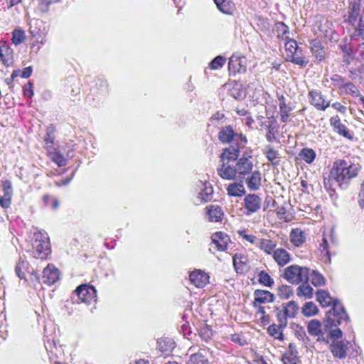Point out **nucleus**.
<instances>
[{
  "instance_id": "f257e3e1",
  "label": "nucleus",
  "mask_w": 364,
  "mask_h": 364,
  "mask_svg": "<svg viewBox=\"0 0 364 364\" xmlns=\"http://www.w3.org/2000/svg\"><path fill=\"white\" fill-rule=\"evenodd\" d=\"M361 169L362 166L358 162L350 159H338L333 164L330 178L336 182L341 189L346 190Z\"/></svg>"
},
{
  "instance_id": "f03ea898",
  "label": "nucleus",
  "mask_w": 364,
  "mask_h": 364,
  "mask_svg": "<svg viewBox=\"0 0 364 364\" xmlns=\"http://www.w3.org/2000/svg\"><path fill=\"white\" fill-rule=\"evenodd\" d=\"M349 317L347 315L343 305L340 301L333 303V308L326 313V318L324 321L325 329H328V336L331 339H338L343 336L342 331L337 326L343 323H348Z\"/></svg>"
},
{
  "instance_id": "7ed1b4c3",
  "label": "nucleus",
  "mask_w": 364,
  "mask_h": 364,
  "mask_svg": "<svg viewBox=\"0 0 364 364\" xmlns=\"http://www.w3.org/2000/svg\"><path fill=\"white\" fill-rule=\"evenodd\" d=\"M30 246L28 252L35 258L44 259L50 252L48 237L41 232L33 234Z\"/></svg>"
},
{
  "instance_id": "20e7f679",
  "label": "nucleus",
  "mask_w": 364,
  "mask_h": 364,
  "mask_svg": "<svg viewBox=\"0 0 364 364\" xmlns=\"http://www.w3.org/2000/svg\"><path fill=\"white\" fill-rule=\"evenodd\" d=\"M299 310V305L294 301L282 304L281 306L275 308V313L280 328H285L288 318H294Z\"/></svg>"
},
{
  "instance_id": "39448f33",
  "label": "nucleus",
  "mask_w": 364,
  "mask_h": 364,
  "mask_svg": "<svg viewBox=\"0 0 364 364\" xmlns=\"http://www.w3.org/2000/svg\"><path fill=\"white\" fill-rule=\"evenodd\" d=\"M218 139L222 143H228L230 145L238 144L239 147H245L247 143L245 136L235 133L230 126H226L220 130Z\"/></svg>"
},
{
  "instance_id": "423d86ee",
  "label": "nucleus",
  "mask_w": 364,
  "mask_h": 364,
  "mask_svg": "<svg viewBox=\"0 0 364 364\" xmlns=\"http://www.w3.org/2000/svg\"><path fill=\"white\" fill-rule=\"evenodd\" d=\"M309 269L298 265H291L284 272V278L291 284H299L307 282Z\"/></svg>"
},
{
  "instance_id": "0eeeda50",
  "label": "nucleus",
  "mask_w": 364,
  "mask_h": 364,
  "mask_svg": "<svg viewBox=\"0 0 364 364\" xmlns=\"http://www.w3.org/2000/svg\"><path fill=\"white\" fill-rule=\"evenodd\" d=\"M73 294L76 295L80 301L90 303L96 301L97 291L93 286L85 284L78 286Z\"/></svg>"
},
{
  "instance_id": "6e6552de",
  "label": "nucleus",
  "mask_w": 364,
  "mask_h": 364,
  "mask_svg": "<svg viewBox=\"0 0 364 364\" xmlns=\"http://www.w3.org/2000/svg\"><path fill=\"white\" fill-rule=\"evenodd\" d=\"M262 198L257 194L245 196L243 201L245 215H250L259 211L262 208Z\"/></svg>"
},
{
  "instance_id": "1a4fd4ad",
  "label": "nucleus",
  "mask_w": 364,
  "mask_h": 364,
  "mask_svg": "<svg viewBox=\"0 0 364 364\" xmlns=\"http://www.w3.org/2000/svg\"><path fill=\"white\" fill-rule=\"evenodd\" d=\"M362 5L359 4L355 0L349 1V5L347 9L346 21L351 24L356 30L360 20L361 14H360V7ZM355 31H354L355 32Z\"/></svg>"
},
{
  "instance_id": "9d476101",
  "label": "nucleus",
  "mask_w": 364,
  "mask_h": 364,
  "mask_svg": "<svg viewBox=\"0 0 364 364\" xmlns=\"http://www.w3.org/2000/svg\"><path fill=\"white\" fill-rule=\"evenodd\" d=\"M237 178L244 179L247 174L252 172L253 163L248 157H241L235 164Z\"/></svg>"
},
{
  "instance_id": "9b49d317",
  "label": "nucleus",
  "mask_w": 364,
  "mask_h": 364,
  "mask_svg": "<svg viewBox=\"0 0 364 364\" xmlns=\"http://www.w3.org/2000/svg\"><path fill=\"white\" fill-rule=\"evenodd\" d=\"M310 103L318 110L324 111L330 105V102L326 101L324 96L319 90H311L309 92Z\"/></svg>"
},
{
  "instance_id": "f8f14e48",
  "label": "nucleus",
  "mask_w": 364,
  "mask_h": 364,
  "mask_svg": "<svg viewBox=\"0 0 364 364\" xmlns=\"http://www.w3.org/2000/svg\"><path fill=\"white\" fill-rule=\"evenodd\" d=\"M222 164L218 168V174L225 180H235L237 178L235 165L230 164L229 162L221 161Z\"/></svg>"
},
{
  "instance_id": "ddd939ff",
  "label": "nucleus",
  "mask_w": 364,
  "mask_h": 364,
  "mask_svg": "<svg viewBox=\"0 0 364 364\" xmlns=\"http://www.w3.org/2000/svg\"><path fill=\"white\" fill-rule=\"evenodd\" d=\"M348 342L333 340L330 345V350L335 358L343 359L347 355Z\"/></svg>"
},
{
  "instance_id": "4468645a",
  "label": "nucleus",
  "mask_w": 364,
  "mask_h": 364,
  "mask_svg": "<svg viewBox=\"0 0 364 364\" xmlns=\"http://www.w3.org/2000/svg\"><path fill=\"white\" fill-rule=\"evenodd\" d=\"M228 70L230 73H245L246 71V60L244 57L232 55L228 62Z\"/></svg>"
},
{
  "instance_id": "2eb2a0df",
  "label": "nucleus",
  "mask_w": 364,
  "mask_h": 364,
  "mask_svg": "<svg viewBox=\"0 0 364 364\" xmlns=\"http://www.w3.org/2000/svg\"><path fill=\"white\" fill-rule=\"evenodd\" d=\"M311 51L312 56L317 62L323 60L326 55V51L322 43L317 40L314 39L310 41Z\"/></svg>"
},
{
  "instance_id": "dca6fc26",
  "label": "nucleus",
  "mask_w": 364,
  "mask_h": 364,
  "mask_svg": "<svg viewBox=\"0 0 364 364\" xmlns=\"http://www.w3.org/2000/svg\"><path fill=\"white\" fill-rule=\"evenodd\" d=\"M244 147H239L238 144H231L229 147L224 149L220 155L221 161L230 162L237 159L240 149Z\"/></svg>"
},
{
  "instance_id": "f3484780",
  "label": "nucleus",
  "mask_w": 364,
  "mask_h": 364,
  "mask_svg": "<svg viewBox=\"0 0 364 364\" xmlns=\"http://www.w3.org/2000/svg\"><path fill=\"white\" fill-rule=\"evenodd\" d=\"M198 186L200 188L198 198L202 203L210 201L213 198V188L210 183L200 181Z\"/></svg>"
},
{
  "instance_id": "a211bd4d",
  "label": "nucleus",
  "mask_w": 364,
  "mask_h": 364,
  "mask_svg": "<svg viewBox=\"0 0 364 364\" xmlns=\"http://www.w3.org/2000/svg\"><path fill=\"white\" fill-rule=\"evenodd\" d=\"M59 278V271L53 264H48L43 271V281L44 283L51 285Z\"/></svg>"
},
{
  "instance_id": "6ab92c4d",
  "label": "nucleus",
  "mask_w": 364,
  "mask_h": 364,
  "mask_svg": "<svg viewBox=\"0 0 364 364\" xmlns=\"http://www.w3.org/2000/svg\"><path fill=\"white\" fill-rule=\"evenodd\" d=\"M208 348H200L197 353H193L189 358L188 364H209Z\"/></svg>"
},
{
  "instance_id": "aec40b11",
  "label": "nucleus",
  "mask_w": 364,
  "mask_h": 364,
  "mask_svg": "<svg viewBox=\"0 0 364 364\" xmlns=\"http://www.w3.org/2000/svg\"><path fill=\"white\" fill-rule=\"evenodd\" d=\"M254 306H257V304L270 303L274 301V296L272 293L267 290L256 289L254 291Z\"/></svg>"
},
{
  "instance_id": "412c9836",
  "label": "nucleus",
  "mask_w": 364,
  "mask_h": 364,
  "mask_svg": "<svg viewBox=\"0 0 364 364\" xmlns=\"http://www.w3.org/2000/svg\"><path fill=\"white\" fill-rule=\"evenodd\" d=\"M212 243H213L218 250L224 251L227 249L228 242L230 241V237L228 235L222 232H215L212 237Z\"/></svg>"
},
{
  "instance_id": "4be33fe9",
  "label": "nucleus",
  "mask_w": 364,
  "mask_h": 364,
  "mask_svg": "<svg viewBox=\"0 0 364 364\" xmlns=\"http://www.w3.org/2000/svg\"><path fill=\"white\" fill-rule=\"evenodd\" d=\"M330 125L338 134L342 135L348 139L353 138L347 127L341 123L340 117L338 115L331 117Z\"/></svg>"
},
{
  "instance_id": "5701e85b",
  "label": "nucleus",
  "mask_w": 364,
  "mask_h": 364,
  "mask_svg": "<svg viewBox=\"0 0 364 364\" xmlns=\"http://www.w3.org/2000/svg\"><path fill=\"white\" fill-rule=\"evenodd\" d=\"M315 26L319 31L318 35L325 38L331 36L333 32L332 23L326 18H321L316 21Z\"/></svg>"
},
{
  "instance_id": "b1692460",
  "label": "nucleus",
  "mask_w": 364,
  "mask_h": 364,
  "mask_svg": "<svg viewBox=\"0 0 364 364\" xmlns=\"http://www.w3.org/2000/svg\"><path fill=\"white\" fill-rule=\"evenodd\" d=\"M209 277L200 270H196L190 274V281L196 287L202 288L208 282Z\"/></svg>"
},
{
  "instance_id": "393cba45",
  "label": "nucleus",
  "mask_w": 364,
  "mask_h": 364,
  "mask_svg": "<svg viewBox=\"0 0 364 364\" xmlns=\"http://www.w3.org/2000/svg\"><path fill=\"white\" fill-rule=\"evenodd\" d=\"M298 351L293 343H289L287 350L283 354L282 360L284 364H296Z\"/></svg>"
},
{
  "instance_id": "a878e982",
  "label": "nucleus",
  "mask_w": 364,
  "mask_h": 364,
  "mask_svg": "<svg viewBox=\"0 0 364 364\" xmlns=\"http://www.w3.org/2000/svg\"><path fill=\"white\" fill-rule=\"evenodd\" d=\"M206 209L209 221H221L224 213L222 208L219 205H210L206 207Z\"/></svg>"
},
{
  "instance_id": "bb28decb",
  "label": "nucleus",
  "mask_w": 364,
  "mask_h": 364,
  "mask_svg": "<svg viewBox=\"0 0 364 364\" xmlns=\"http://www.w3.org/2000/svg\"><path fill=\"white\" fill-rule=\"evenodd\" d=\"M250 173V176L246 179L247 186L250 191H257L261 186V173L259 171H255Z\"/></svg>"
},
{
  "instance_id": "cd10ccee",
  "label": "nucleus",
  "mask_w": 364,
  "mask_h": 364,
  "mask_svg": "<svg viewBox=\"0 0 364 364\" xmlns=\"http://www.w3.org/2000/svg\"><path fill=\"white\" fill-rule=\"evenodd\" d=\"M227 192L230 196L241 197L245 194V188L241 181L240 183H230L227 187Z\"/></svg>"
},
{
  "instance_id": "c85d7f7f",
  "label": "nucleus",
  "mask_w": 364,
  "mask_h": 364,
  "mask_svg": "<svg viewBox=\"0 0 364 364\" xmlns=\"http://www.w3.org/2000/svg\"><path fill=\"white\" fill-rule=\"evenodd\" d=\"M267 159L273 166H277L280 161V155L272 146L267 145L263 150Z\"/></svg>"
},
{
  "instance_id": "c756f323",
  "label": "nucleus",
  "mask_w": 364,
  "mask_h": 364,
  "mask_svg": "<svg viewBox=\"0 0 364 364\" xmlns=\"http://www.w3.org/2000/svg\"><path fill=\"white\" fill-rule=\"evenodd\" d=\"M316 300L319 302V304L323 306H328L331 304L333 305V303L336 301H339L338 299L333 300L331 296L328 291L325 290H318L316 292ZM333 306L331 308L333 309Z\"/></svg>"
},
{
  "instance_id": "7c9ffc66",
  "label": "nucleus",
  "mask_w": 364,
  "mask_h": 364,
  "mask_svg": "<svg viewBox=\"0 0 364 364\" xmlns=\"http://www.w3.org/2000/svg\"><path fill=\"white\" fill-rule=\"evenodd\" d=\"M273 257L279 266H284L290 261V255L284 249H277L274 252Z\"/></svg>"
},
{
  "instance_id": "2f4dec72",
  "label": "nucleus",
  "mask_w": 364,
  "mask_h": 364,
  "mask_svg": "<svg viewBox=\"0 0 364 364\" xmlns=\"http://www.w3.org/2000/svg\"><path fill=\"white\" fill-rule=\"evenodd\" d=\"M287 60L301 67L306 66L309 63V60L304 56L301 49L298 50L296 53L293 55H289V57Z\"/></svg>"
},
{
  "instance_id": "473e14b6",
  "label": "nucleus",
  "mask_w": 364,
  "mask_h": 364,
  "mask_svg": "<svg viewBox=\"0 0 364 364\" xmlns=\"http://www.w3.org/2000/svg\"><path fill=\"white\" fill-rule=\"evenodd\" d=\"M217 8L223 14L230 15L234 11V4L229 0H213Z\"/></svg>"
},
{
  "instance_id": "72a5a7b5",
  "label": "nucleus",
  "mask_w": 364,
  "mask_h": 364,
  "mask_svg": "<svg viewBox=\"0 0 364 364\" xmlns=\"http://www.w3.org/2000/svg\"><path fill=\"white\" fill-rule=\"evenodd\" d=\"M279 112L281 115V120L283 122H288L289 118L290 115V112H291L292 109L289 107L284 102V98L283 96H282L281 98H279Z\"/></svg>"
},
{
  "instance_id": "f704fd0d",
  "label": "nucleus",
  "mask_w": 364,
  "mask_h": 364,
  "mask_svg": "<svg viewBox=\"0 0 364 364\" xmlns=\"http://www.w3.org/2000/svg\"><path fill=\"white\" fill-rule=\"evenodd\" d=\"M233 265L237 273H242L245 270L247 257L244 255L235 254L233 257Z\"/></svg>"
},
{
  "instance_id": "c9c22d12",
  "label": "nucleus",
  "mask_w": 364,
  "mask_h": 364,
  "mask_svg": "<svg viewBox=\"0 0 364 364\" xmlns=\"http://www.w3.org/2000/svg\"><path fill=\"white\" fill-rule=\"evenodd\" d=\"M308 333L313 336H320L322 331L321 322L317 319L311 320L307 326Z\"/></svg>"
},
{
  "instance_id": "e433bc0d",
  "label": "nucleus",
  "mask_w": 364,
  "mask_h": 364,
  "mask_svg": "<svg viewBox=\"0 0 364 364\" xmlns=\"http://www.w3.org/2000/svg\"><path fill=\"white\" fill-rule=\"evenodd\" d=\"M301 160L304 161L307 164H311L316 159V154L312 149L303 148L299 154Z\"/></svg>"
},
{
  "instance_id": "4c0bfd02",
  "label": "nucleus",
  "mask_w": 364,
  "mask_h": 364,
  "mask_svg": "<svg viewBox=\"0 0 364 364\" xmlns=\"http://www.w3.org/2000/svg\"><path fill=\"white\" fill-rule=\"evenodd\" d=\"M50 159L58 166H63L66 164V159L59 151L53 148L48 150Z\"/></svg>"
},
{
  "instance_id": "58836bf2",
  "label": "nucleus",
  "mask_w": 364,
  "mask_h": 364,
  "mask_svg": "<svg viewBox=\"0 0 364 364\" xmlns=\"http://www.w3.org/2000/svg\"><path fill=\"white\" fill-rule=\"evenodd\" d=\"M257 245L267 254H271L276 247V242L269 239H261Z\"/></svg>"
},
{
  "instance_id": "ea45409f",
  "label": "nucleus",
  "mask_w": 364,
  "mask_h": 364,
  "mask_svg": "<svg viewBox=\"0 0 364 364\" xmlns=\"http://www.w3.org/2000/svg\"><path fill=\"white\" fill-rule=\"evenodd\" d=\"M313 288L306 284L300 285L296 289V294L299 297H304L305 299H310L313 296Z\"/></svg>"
},
{
  "instance_id": "a19ab883",
  "label": "nucleus",
  "mask_w": 364,
  "mask_h": 364,
  "mask_svg": "<svg viewBox=\"0 0 364 364\" xmlns=\"http://www.w3.org/2000/svg\"><path fill=\"white\" fill-rule=\"evenodd\" d=\"M311 284L315 287L323 286L326 283L324 277L316 270H313L311 274H309Z\"/></svg>"
},
{
  "instance_id": "79ce46f5",
  "label": "nucleus",
  "mask_w": 364,
  "mask_h": 364,
  "mask_svg": "<svg viewBox=\"0 0 364 364\" xmlns=\"http://www.w3.org/2000/svg\"><path fill=\"white\" fill-rule=\"evenodd\" d=\"M290 236L291 242L296 247L301 246L305 242V236L301 230H293Z\"/></svg>"
},
{
  "instance_id": "37998d69",
  "label": "nucleus",
  "mask_w": 364,
  "mask_h": 364,
  "mask_svg": "<svg viewBox=\"0 0 364 364\" xmlns=\"http://www.w3.org/2000/svg\"><path fill=\"white\" fill-rule=\"evenodd\" d=\"M0 60L6 65L11 63V51L6 45L0 46Z\"/></svg>"
},
{
  "instance_id": "c03bdc74",
  "label": "nucleus",
  "mask_w": 364,
  "mask_h": 364,
  "mask_svg": "<svg viewBox=\"0 0 364 364\" xmlns=\"http://www.w3.org/2000/svg\"><path fill=\"white\" fill-rule=\"evenodd\" d=\"M318 311L316 305L312 301L306 302L302 307V313L307 317L316 315Z\"/></svg>"
},
{
  "instance_id": "a18cd8bd",
  "label": "nucleus",
  "mask_w": 364,
  "mask_h": 364,
  "mask_svg": "<svg viewBox=\"0 0 364 364\" xmlns=\"http://www.w3.org/2000/svg\"><path fill=\"white\" fill-rule=\"evenodd\" d=\"M26 39L25 32L21 29H14L12 32V43L15 46L21 44Z\"/></svg>"
},
{
  "instance_id": "49530a36",
  "label": "nucleus",
  "mask_w": 364,
  "mask_h": 364,
  "mask_svg": "<svg viewBox=\"0 0 364 364\" xmlns=\"http://www.w3.org/2000/svg\"><path fill=\"white\" fill-rule=\"evenodd\" d=\"M258 277L259 282L265 287H270L274 284L273 279L264 271H261L259 273Z\"/></svg>"
},
{
  "instance_id": "de8ad7c7",
  "label": "nucleus",
  "mask_w": 364,
  "mask_h": 364,
  "mask_svg": "<svg viewBox=\"0 0 364 364\" xmlns=\"http://www.w3.org/2000/svg\"><path fill=\"white\" fill-rule=\"evenodd\" d=\"M55 136L53 134V129L48 127L46 129V133L44 137V141L46 144V148L47 150L53 149V144L54 142Z\"/></svg>"
},
{
  "instance_id": "09e8293b",
  "label": "nucleus",
  "mask_w": 364,
  "mask_h": 364,
  "mask_svg": "<svg viewBox=\"0 0 364 364\" xmlns=\"http://www.w3.org/2000/svg\"><path fill=\"white\" fill-rule=\"evenodd\" d=\"M299 48L297 43L295 40L290 39L285 43V50L287 52V59L289 57V55H293L296 53Z\"/></svg>"
},
{
  "instance_id": "8fccbe9b",
  "label": "nucleus",
  "mask_w": 364,
  "mask_h": 364,
  "mask_svg": "<svg viewBox=\"0 0 364 364\" xmlns=\"http://www.w3.org/2000/svg\"><path fill=\"white\" fill-rule=\"evenodd\" d=\"M292 294L293 291L290 286L281 285L278 287V295L281 299H288Z\"/></svg>"
},
{
  "instance_id": "3c124183",
  "label": "nucleus",
  "mask_w": 364,
  "mask_h": 364,
  "mask_svg": "<svg viewBox=\"0 0 364 364\" xmlns=\"http://www.w3.org/2000/svg\"><path fill=\"white\" fill-rule=\"evenodd\" d=\"M27 267V263L24 261H19L15 268L16 274L20 279H26V269Z\"/></svg>"
},
{
  "instance_id": "603ef678",
  "label": "nucleus",
  "mask_w": 364,
  "mask_h": 364,
  "mask_svg": "<svg viewBox=\"0 0 364 364\" xmlns=\"http://www.w3.org/2000/svg\"><path fill=\"white\" fill-rule=\"evenodd\" d=\"M158 343L161 351H170L175 347L174 342L171 339L161 340Z\"/></svg>"
},
{
  "instance_id": "864d4df0",
  "label": "nucleus",
  "mask_w": 364,
  "mask_h": 364,
  "mask_svg": "<svg viewBox=\"0 0 364 364\" xmlns=\"http://www.w3.org/2000/svg\"><path fill=\"white\" fill-rule=\"evenodd\" d=\"M225 61V58L218 55L210 63V67L211 69L218 70L224 65Z\"/></svg>"
},
{
  "instance_id": "5fc2aeb1",
  "label": "nucleus",
  "mask_w": 364,
  "mask_h": 364,
  "mask_svg": "<svg viewBox=\"0 0 364 364\" xmlns=\"http://www.w3.org/2000/svg\"><path fill=\"white\" fill-rule=\"evenodd\" d=\"M276 30L279 38H283L286 34L289 33V28L283 22H277L276 23Z\"/></svg>"
},
{
  "instance_id": "6e6d98bb",
  "label": "nucleus",
  "mask_w": 364,
  "mask_h": 364,
  "mask_svg": "<svg viewBox=\"0 0 364 364\" xmlns=\"http://www.w3.org/2000/svg\"><path fill=\"white\" fill-rule=\"evenodd\" d=\"M320 250L321 252H325L323 255V259H325L326 262H330L331 257L328 251V243L326 238H323L322 242L320 244Z\"/></svg>"
},
{
  "instance_id": "4d7b16f0",
  "label": "nucleus",
  "mask_w": 364,
  "mask_h": 364,
  "mask_svg": "<svg viewBox=\"0 0 364 364\" xmlns=\"http://www.w3.org/2000/svg\"><path fill=\"white\" fill-rule=\"evenodd\" d=\"M343 87L345 90L348 94L354 95L355 96L360 97V93L359 90L357 89L355 85L350 82H346L343 84Z\"/></svg>"
},
{
  "instance_id": "13d9d810",
  "label": "nucleus",
  "mask_w": 364,
  "mask_h": 364,
  "mask_svg": "<svg viewBox=\"0 0 364 364\" xmlns=\"http://www.w3.org/2000/svg\"><path fill=\"white\" fill-rule=\"evenodd\" d=\"M268 332L275 338L279 340H283V335L279 328L276 325H272L268 328Z\"/></svg>"
},
{
  "instance_id": "bf43d9fd",
  "label": "nucleus",
  "mask_w": 364,
  "mask_h": 364,
  "mask_svg": "<svg viewBox=\"0 0 364 364\" xmlns=\"http://www.w3.org/2000/svg\"><path fill=\"white\" fill-rule=\"evenodd\" d=\"M32 73V68L28 66L24 68L22 70H16L14 71L12 74V77L21 75L23 78H27L31 75Z\"/></svg>"
},
{
  "instance_id": "052dcab7",
  "label": "nucleus",
  "mask_w": 364,
  "mask_h": 364,
  "mask_svg": "<svg viewBox=\"0 0 364 364\" xmlns=\"http://www.w3.org/2000/svg\"><path fill=\"white\" fill-rule=\"evenodd\" d=\"M3 188L4 191V196L11 197L12 195V186L10 181H5L3 183Z\"/></svg>"
},
{
  "instance_id": "680f3d73",
  "label": "nucleus",
  "mask_w": 364,
  "mask_h": 364,
  "mask_svg": "<svg viewBox=\"0 0 364 364\" xmlns=\"http://www.w3.org/2000/svg\"><path fill=\"white\" fill-rule=\"evenodd\" d=\"M39 1V9L43 12H46L48 10L50 4L52 3V0H38Z\"/></svg>"
},
{
  "instance_id": "e2e57ef3",
  "label": "nucleus",
  "mask_w": 364,
  "mask_h": 364,
  "mask_svg": "<svg viewBox=\"0 0 364 364\" xmlns=\"http://www.w3.org/2000/svg\"><path fill=\"white\" fill-rule=\"evenodd\" d=\"M11 205V197L7 196H4L0 197V205L4 208H7Z\"/></svg>"
},
{
  "instance_id": "0e129e2a",
  "label": "nucleus",
  "mask_w": 364,
  "mask_h": 364,
  "mask_svg": "<svg viewBox=\"0 0 364 364\" xmlns=\"http://www.w3.org/2000/svg\"><path fill=\"white\" fill-rule=\"evenodd\" d=\"M233 342L239 343L240 346H244L246 343V341L240 334L235 333L232 335L231 338Z\"/></svg>"
},
{
  "instance_id": "69168bd1",
  "label": "nucleus",
  "mask_w": 364,
  "mask_h": 364,
  "mask_svg": "<svg viewBox=\"0 0 364 364\" xmlns=\"http://www.w3.org/2000/svg\"><path fill=\"white\" fill-rule=\"evenodd\" d=\"M358 203L361 209L364 208V190L361 188L358 196Z\"/></svg>"
},
{
  "instance_id": "338daca9",
  "label": "nucleus",
  "mask_w": 364,
  "mask_h": 364,
  "mask_svg": "<svg viewBox=\"0 0 364 364\" xmlns=\"http://www.w3.org/2000/svg\"><path fill=\"white\" fill-rule=\"evenodd\" d=\"M331 80L335 82L336 85L338 86H343V84H345L344 79L338 75H333L331 77Z\"/></svg>"
},
{
  "instance_id": "774afa93",
  "label": "nucleus",
  "mask_w": 364,
  "mask_h": 364,
  "mask_svg": "<svg viewBox=\"0 0 364 364\" xmlns=\"http://www.w3.org/2000/svg\"><path fill=\"white\" fill-rule=\"evenodd\" d=\"M242 236L245 240H246L247 241L250 242L252 244L258 243L257 237L253 235L242 234Z\"/></svg>"
}]
</instances>
